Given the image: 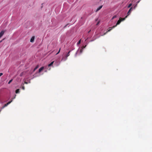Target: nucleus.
Masks as SVG:
<instances>
[{
    "label": "nucleus",
    "instance_id": "obj_1",
    "mask_svg": "<svg viewBox=\"0 0 152 152\" xmlns=\"http://www.w3.org/2000/svg\"><path fill=\"white\" fill-rule=\"evenodd\" d=\"M127 17V16H126L125 17L123 18H120L119 20L117 21L116 25L115 26H113L112 27L109 28V29H108L107 31L106 32L104 33L103 35H105L108 32L110 31L112 29L115 27L117 25H119L122 21L124 20L125 19V18Z\"/></svg>",
    "mask_w": 152,
    "mask_h": 152
},
{
    "label": "nucleus",
    "instance_id": "obj_2",
    "mask_svg": "<svg viewBox=\"0 0 152 152\" xmlns=\"http://www.w3.org/2000/svg\"><path fill=\"white\" fill-rule=\"evenodd\" d=\"M12 101V99L11 100L8 102L6 104H5L4 105V106L2 107V109L4 108L5 107L7 106L8 104H10Z\"/></svg>",
    "mask_w": 152,
    "mask_h": 152
},
{
    "label": "nucleus",
    "instance_id": "obj_3",
    "mask_svg": "<svg viewBox=\"0 0 152 152\" xmlns=\"http://www.w3.org/2000/svg\"><path fill=\"white\" fill-rule=\"evenodd\" d=\"M132 7H131L130 8L129 10V11L127 13V16L128 15H129L131 13L132 11Z\"/></svg>",
    "mask_w": 152,
    "mask_h": 152
},
{
    "label": "nucleus",
    "instance_id": "obj_4",
    "mask_svg": "<svg viewBox=\"0 0 152 152\" xmlns=\"http://www.w3.org/2000/svg\"><path fill=\"white\" fill-rule=\"evenodd\" d=\"M70 52L71 50H70L66 55V58L64 59V61H65L67 59V57L70 55L69 53Z\"/></svg>",
    "mask_w": 152,
    "mask_h": 152
},
{
    "label": "nucleus",
    "instance_id": "obj_5",
    "mask_svg": "<svg viewBox=\"0 0 152 152\" xmlns=\"http://www.w3.org/2000/svg\"><path fill=\"white\" fill-rule=\"evenodd\" d=\"M102 6H103L102 5H101L100 6H99L96 9V12H98L99 10H100L102 8Z\"/></svg>",
    "mask_w": 152,
    "mask_h": 152
},
{
    "label": "nucleus",
    "instance_id": "obj_6",
    "mask_svg": "<svg viewBox=\"0 0 152 152\" xmlns=\"http://www.w3.org/2000/svg\"><path fill=\"white\" fill-rule=\"evenodd\" d=\"M35 37L34 36L32 37L31 38L30 41L31 42H34Z\"/></svg>",
    "mask_w": 152,
    "mask_h": 152
},
{
    "label": "nucleus",
    "instance_id": "obj_7",
    "mask_svg": "<svg viewBox=\"0 0 152 152\" xmlns=\"http://www.w3.org/2000/svg\"><path fill=\"white\" fill-rule=\"evenodd\" d=\"M4 31H2L0 33V38L3 35L4 33Z\"/></svg>",
    "mask_w": 152,
    "mask_h": 152
},
{
    "label": "nucleus",
    "instance_id": "obj_8",
    "mask_svg": "<svg viewBox=\"0 0 152 152\" xmlns=\"http://www.w3.org/2000/svg\"><path fill=\"white\" fill-rule=\"evenodd\" d=\"M44 69V67L42 66L41 67L39 70V72L40 73Z\"/></svg>",
    "mask_w": 152,
    "mask_h": 152
},
{
    "label": "nucleus",
    "instance_id": "obj_9",
    "mask_svg": "<svg viewBox=\"0 0 152 152\" xmlns=\"http://www.w3.org/2000/svg\"><path fill=\"white\" fill-rule=\"evenodd\" d=\"M86 46V45L84 47L83 46V47H82V48L81 49H80V53H82L83 51V48H85V47Z\"/></svg>",
    "mask_w": 152,
    "mask_h": 152
},
{
    "label": "nucleus",
    "instance_id": "obj_10",
    "mask_svg": "<svg viewBox=\"0 0 152 152\" xmlns=\"http://www.w3.org/2000/svg\"><path fill=\"white\" fill-rule=\"evenodd\" d=\"M54 62V61H53L51 62L50 64H48V66H52V65H53Z\"/></svg>",
    "mask_w": 152,
    "mask_h": 152
},
{
    "label": "nucleus",
    "instance_id": "obj_11",
    "mask_svg": "<svg viewBox=\"0 0 152 152\" xmlns=\"http://www.w3.org/2000/svg\"><path fill=\"white\" fill-rule=\"evenodd\" d=\"M39 67V65H37L36 67L34 68L33 71L34 72Z\"/></svg>",
    "mask_w": 152,
    "mask_h": 152
},
{
    "label": "nucleus",
    "instance_id": "obj_12",
    "mask_svg": "<svg viewBox=\"0 0 152 152\" xmlns=\"http://www.w3.org/2000/svg\"><path fill=\"white\" fill-rule=\"evenodd\" d=\"M20 92L19 89H17L15 91V93L16 94Z\"/></svg>",
    "mask_w": 152,
    "mask_h": 152
},
{
    "label": "nucleus",
    "instance_id": "obj_13",
    "mask_svg": "<svg viewBox=\"0 0 152 152\" xmlns=\"http://www.w3.org/2000/svg\"><path fill=\"white\" fill-rule=\"evenodd\" d=\"M132 5V3L130 4L128 6V8H129Z\"/></svg>",
    "mask_w": 152,
    "mask_h": 152
},
{
    "label": "nucleus",
    "instance_id": "obj_14",
    "mask_svg": "<svg viewBox=\"0 0 152 152\" xmlns=\"http://www.w3.org/2000/svg\"><path fill=\"white\" fill-rule=\"evenodd\" d=\"M116 17H117V16H116V15H114V16L113 17V18H112V20L113 19H114L115 18H116Z\"/></svg>",
    "mask_w": 152,
    "mask_h": 152
},
{
    "label": "nucleus",
    "instance_id": "obj_15",
    "mask_svg": "<svg viewBox=\"0 0 152 152\" xmlns=\"http://www.w3.org/2000/svg\"><path fill=\"white\" fill-rule=\"evenodd\" d=\"M81 39H80V40H79V41L77 43V44H80V42H81Z\"/></svg>",
    "mask_w": 152,
    "mask_h": 152
},
{
    "label": "nucleus",
    "instance_id": "obj_16",
    "mask_svg": "<svg viewBox=\"0 0 152 152\" xmlns=\"http://www.w3.org/2000/svg\"><path fill=\"white\" fill-rule=\"evenodd\" d=\"M12 81V79L10 80L8 83L9 84H10Z\"/></svg>",
    "mask_w": 152,
    "mask_h": 152
},
{
    "label": "nucleus",
    "instance_id": "obj_17",
    "mask_svg": "<svg viewBox=\"0 0 152 152\" xmlns=\"http://www.w3.org/2000/svg\"><path fill=\"white\" fill-rule=\"evenodd\" d=\"M60 50H61V48H60L58 51V52L56 54V55H57L60 52Z\"/></svg>",
    "mask_w": 152,
    "mask_h": 152
},
{
    "label": "nucleus",
    "instance_id": "obj_18",
    "mask_svg": "<svg viewBox=\"0 0 152 152\" xmlns=\"http://www.w3.org/2000/svg\"><path fill=\"white\" fill-rule=\"evenodd\" d=\"M23 72H22V73H21L20 75V77L22 76V75H23Z\"/></svg>",
    "mask_w": 152,
    "mask_h": 152
},
{
    "label": "nucleus",
    "instance_id": "obj_19",
    "mask_svg": "<svg viewBox=\"0 0 152 152\" xmlns=\"http://www.w3.org/2000/svg\"><path fill=\"white\" fill-rule=\"evenodd\" d=\"M22 88L23 90H24L25 89V87L23 86H22Z\"/></svg>",
    "mask_w": 152,
    "mask_h": 152
},
{
    "label": "nucleus",
    "instance_id": "obj_20",
    "mask_svg": "<svg viewBox=\"0 0 152 152\" xmlns=\"http://www.w3.org/2000/svg\"><path fill=\"white\" fill-rule=\"evenodd\" d=\"M2 75H3V73H0V77H1Z\"/></svg>",
    "mask_w": 152,
    "mask_h": 152
},
{
    "label": "nucleus",
    "instance_id": "obj_21",
    "mask_svg": "<svg viewBox=\"0 0 152 152\" xmlns=\"http://www.w3.org/2000/svg\"><path fill=\"white\" fill-rule=\"evenodd\" d=\"M24 83L25 84H28V82H26V81H25L24 82Z\"/></svg>",
    "mask_w": 152,
    "mask_h": 152
},
{
    "label": "nucleus",
    "instance_id": "obj_22",
    "mask_svg": "<svg viewBox=\"0 0 152 152\" xmlns=\"http://www.w3.org/2000/svg\"><path fill=\"white\" fill-rule=\"evenodd\" d=\"M91 31V30H90L89 31L88 33H89Z\"/></svg>",
    "mask_w": 152,
    "mask_h": 152
},
{
    "label": "nucleus",
    "instance_id": "obj_23",
    "mask_svg": "<svg viewBox=\"0 0 152 152\" xmlns=\"http://www.w3.org/2000/svg\"><path fill=\"white\" fill-rule=\"evenodd\" d=\"M99 23V22H98L97 23V25H98Z\"/></svg>",
    "mask_w": 152,
    "mask_h": 152
},
{
    "label": "nucleus",
    "instance_id": "obj_24",
    "mask_svg": "<svg viewBox=\"0 0 152 152\" xmlns=\"http://www.w3.org/2000/svg\"><path fill=\"white\" fill-rule=\"evenodd\" d=\"M64 60V58H62V60Z\"/></svg>",
    "mask_w": 152,
    "mask_h": 152
},
{
    "label": "nucleus",
    "instance_id": "obj_25",
    "mask_svg": "<svg viewBox=\"0 0 152 152\" xmlns=\"http://www.w3.org/2000/svg\"><path fill=\"white\" fill-rule=\"evenodd\" d=\"M2 42V41H0V42Z\"/></svg>",
    "mask_w": 152,
    "mask_h": 152
}]
</instances>
